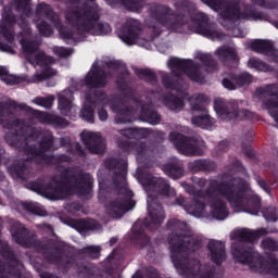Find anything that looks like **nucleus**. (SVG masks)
Instances as JSON below:
<instances>
[{"label": "nucleus", "mask_w": 278, "mask_h": 278, "mask_svg": "<svg viewBox=\"0 0 278 278\" xmlns=\"http://www.w3.org/2000/svg\"><path fill=\"white\" fill-rule=\"evenodd\" d=\"M248 190L249 185L242 179L235 178L228 182L223 180H211L206 193L203 195L199 194L193 202V206H188L184 197H179L176 200V203L177 205H181L187 214H191V216H195V218H201V216H205V204H203V201H207L213 217L217 220H225L228 212L227 206L223 200H220V197L226 199V201H229L232 207H242L247 204L244 201V192Z\"/></svg>", "instance_id": "obj_1"}, {"label": "nucleus", "mask_w": 278, "mask_h": 278, "mask_svg": "<svg viewBox=\"0 0 278 278\" xmlns=\"http://www.w3.org/2000/svg\"><path fill=\"white\" fill-rule=\"evenodd\" d=\"M72 1V9L65 13L66 26H60V15L53 13L51 8L45 3H41L36 9V16H46L52 21L54 27L59 29V35L62 40H76L80 41L83 34H91L92 36H106L112 31L109 24L98 23L99 9L96 4L90 7L77 5V0Z\"/></svg>", "instance_id": "obj_2"}, {"label": "nucleus", "mask_w": 278, "mask_h": 278, "mask_svg": "<svg viewBox=\"0 0 278 278\" xmlns=\"http://www.w3.org/2000/svg\"><path fill=\"white\" fill-rule=\"evenodd\" d=\"M203 238L194 235L176 236L169 238L172 262L184 278H222L210 266H201L198 260L192 258V253L198 251Z\"/></svg>", "instance_id": "obj_3"}, {"label": "nucleus", "mask_w": 278, "mask_h": 278, "mask_svg": "<svg viewBox=\"0 0 278 278\" xmlns=\"http://www.w3.org/2000/svg\"><path fill=\"white\" fill-rule=\"evenodd\" d=\"M15 5L17 12H20L21 16L17 20V24L22 27V51L29 64L33 66H46L41 74H35L31 78H29V84H40V81H45V79H49V77H55L58 75V71L49 67V64H53L55 62L53 58L45 54V51L39 50V42L34 41L31 39L29 27H27V18L31 16V7L29 5V0H15Z\"/></svg>", "instance_id": "obj_4"}, {"label": "nucleus", "mask_w": 278, "mask_h": 278, "mask_svg": "<svg viewBox=\"0 0 278 278\" xmlns=\"http://www.w3.org/2000/svg\"><path fill=\"white\" fill-rule=\"evenodd\" d=\"M29 188L33 192H37V194H41V197H46L50 201L66 199L68 194L73 193V188L76 192L86 197L92 190V177L90 174L65 169L61 174L54 175L48 185L33 182Z\"/></svg>", "instance_id": "obj_5"}, {"label": "nucleus", "mask_w": 278, "mask_h": 278, "mask_svg": "<svg viewBox=\"0 0 278 278\" xmlns=\"http://www.w3.org/2000/svg\"><path fill=\"white\" fill-rule=\"evenodd\" d=\"M109 168L114 170L113 184L118 192V198L111 200L105 207L109 218L116 220L123 218L124 214L136 207V202L131 200L134 193L127 188V162H116L111 160Z\"/></svg>", "instance_id": "obj_6"}, {"label": "nucleus", "mask_w": 278, "mask_h": 278, "mask_svg": "<svg viewBox=\"0 0 278 278\" xmlns=\"http://www.w3.org/2000/svg\"><path fill=\"white\" fill-rule=\"evenodd\" d=\"M5 140L8 144L12 147H17V149H24L28 155V160H35L39 164L45 162L49 164L51 162V156L46 154V151H50L51 147H53V136L51 134H47L41 142L34 146L35 137L34 135L28 138L25 135H7Z\"/></svg>", "instance_id": "obj_7"}, {"label": "nucleus", "mask_w": 278, "mask_h": 278, "mask_svg": "<svg viewBox=\"0 0 278 278\" xmlns=\"http://www.w3.org/2000/svg\"><path fill=\"white\" fill-rule=\"evenodd\" d=\"M142 186L148 193V213L150 220L154 225H161L164 223V210L162 205L157 203V200L153 194H161L163 197H175V189L170 188L168 182L163 178H150L142 182Z\"/></svg>", "instance_id": "obj_8"}, {"label": "nucleus", "mask_w": 278, "mask_h": 278, "mask_svg": "<svg viewBox=\"0 0 278 278\" xmlns=\"http://www.w3.org/2000/svg\"><path fill=\"white\" fill-rule=\"evenodd\" d=\"M224 21H266V15L244 7L241 0H230L219 13Z\"/></svg>", "instance_id": "obj_9"}, {"label": "nucleus", "mask_w": 278, "mask_h": 278, "mask_svg": "<svg viewBox=\"0 0 278 278\" xmlns=\"http://www.w3.org/2000/svg\"><path fill=\"white\" fill-rule=\"evenodd\" d=\"M167 65L174 75L185 74L189 79H192V81H197L198 84H203V81H205V71L192 60L172 58Z\"/></svg>", "instance_id": "obj_10"}, {"label": "nucleus", "mask_w": 278, "mask_h": 278, "mask_svg": "<svg viewBox=\"0 0 278 278\" xmlns=\"http://www.w3.org/2000/svg\"><path fill=\"white\" fill-rule=\"evenodd\" d=\"M214 110L222 121H231V118H239L240 121L247 118L248 121H252V118H255V114L251 111L240 109L238 102H226L222 98L215 99Z\"/></svg>", "instance_id": "obj_11"}, {"label": "nucleus", "mask_w": 278, "mask_h": 278, "mask_svg": "<svg viewBox=\"0 0 278 278\" xmlns=\"http://www.w3.org/2000/svg\"><path fill=\"white\" fill-rule=\"evenodd\" d=\"M241 264H249L252 270H258V273H275L278 274V260L271 256L268 261H264L253 250L244 251L242 254H235Z\"/></svg>", "instance_id": "obj_12"}, {"label": "nucleus", "mask_w": 278, "mask_h": 278, "mask_svg": "<svg viewBox=\"0 0 278 278\" xmlns=\"http://www.w3.org/2000/svg\"><path fill=\"white\" fill-rule=\"evenodd\" d=\"M169 140L182 155H201L199 148L203 147V142L198 138H188L177 131H173L169 134Z\"/></svg>", "instance_id": "obj_13"}, {"label": "nucleus", "mask_w": 278, "mask_h": 278, "mask_svg": "<svg viewBox=\"0 0 278 278\" xmlns=\"http://www.w3.org/2000/svg\"><path fill=\"white\" fill-rule=\"evenodd\" d=\"M192 31L200 34L211 40H222L223 34L216 28V24L210 23L205 13H195L193 18Z\"/></svg>", "instance_id": "obj_14"}, {"label": "nucleus", "mask_w": 278, "mask_h": 278, "mask_svg": "<svg viewBox=\"0 0 278 278\" xmlns=\"http://www.w3.org/2000/svg\"><path fill=\"white\" fill-rule=\"evenodd\" d=\"M192 118L191 123L195 127H202V129H212L214 127V118L210 116L205 110V105L201 103V98L191 100Z\"/></svg>", "instance_id": "obj_15"}, {"label": "nucleus", "mask_w": 278, "mask_h": 278, "mask_svg": "<svg viewBox=\"0 0 278 278\" xmlns=\"http://www.w3.org/2000/svg\"><path fill=\"white\" fill-rule=\"evenodd\" d=\"M109 101L110 100L103 92H98L94 96V100L87 96L85 105L80 111V118H83L87 123H94V111H92V106L90 105H98V108H101V105H106Z\"/></svg>", "instance_id": "obj_16"}, {"label": "nucleus", "mask_w": 278, "mask_h": 278, "mask_svg": "<svg viewBox=\"0 0 278 278\" xmlns=\"http://www.w3.org/2000/svg\"><path fill=\"white\" fill-rule=\"evenodd\" d=\"M99 66L101 64L96 62L87 74L84 80L86 88H103L108 84V75Z\"/></svg>", "instance_id": "obj_17"}, {"label": "nucleus", "mask_w": 278, "mask_h": 278, "mask_svg": "<svg viewBox=\"0 0 278 278\" xmlns=\"http://www.w3.org/2000/svg\"><path fill=\"white\" fill-rule=\"evenodd\" d=\"M118 37L125 45H136L140 38V22L134 18L128 20L123 30L118 33Z\"/></svg>", "instance_id": "obj_18"}, {"label": "nucleus", "mask_w": 278, "mask_h": 278, "mask_svg": "<svg viewBox=\"0 0 278 278\" xmlns=\"http://www.w3.org/2000/svg\"><path fill=\"white\" fill-rule=\"evenodd\" d=\"M80 136L90 153H103L105 151V141L99 132L83 131Z\"/></svg>", "instance_id": "obj_19"}, {"label": "nucleus", "mask_w": 278, "mask_h": 278, "mask_svg": "<svg viewBox=\"0 0 278 278\" xmlns=\"http://www.w3.org/2000/svg\"><path fill=\"white\" fill-rule=\"evenodd\" d=\"M59 110L63 116H71L74 118L77 106L73 104V91L64 90L59 94Z\"/></svg>", "instance_id": "obj_20"}, {"label": "nucleus", "mask_w": 278, "mask_h": 278, "mask_svg": "<svg viewBox=\"0 0 278 278\" xmlns=\"http://www.w3.org/2000/svg\"><path fill=\"white\" fill-rule=\"evenodd\" d=\"M250 47L252 51L267 55L271 62H278V50H275L270 41L257 39L251 41Z\"/></svg>", "instance_id": "obj_21"}, {"label": "nucleus", "mask_w": 278, "mask_h": 278, "mask_svg": "<svg viewBox=\"0 0 278 278\" xmlns=\"http://www.w3.org/2000/svg\"><path fill=\"white\" fill-rule=\"evenodd\" d=\"M130 105L131 108H138V105L141 108L139 112L141 121L150 123V125H157V123H160V115H157V112L153 110L151 104H140L136 101H131Z\"/></svg>", "instance_id": "obj_22"}, {"label": "nucleus", "mask_w": 278, "mask_h": 278, "mask_svg": "<svg viewBox=\"0 0 278 278\" xmlns=\"http://www.w3.org/2000/svg\"><path fill=\"white\" fill-rule=\"evenodd\" d=\"M208 251L211 254V260L214 264H223L225 262V244L220 241L210 240Z\"/></svg>", "instance_id": "obj_23"}, {"label": "nucleus", "mask_w": 278, "mask_h": 278, "mask_svg": "<svg viewBox=\"0 0 278 278\" xmlns=\"http://www.w3.org/2000/svg\"><path fill=\"white\" fill-rule=\"evenodd\" d=\"M2 18L3 22L0 24V36H3L7 42H13L14 33L12 31V27H14L16 20L8 13H5Z\"/></svg>", "instance_id": "obj_24"}, {"label": "nucleus", "mask_w": 278, "mask_h": 278, "mask_svg": "<svg viewBox=\"0 0 278 278\" xmlns=\"http://www.w3.org/2000/svg\"><path fill=\"white\" fill-rule=\"evenodd\" d=\"M11 236L15 240V242H17V244H21L22 247H31V244L25 241V238H27L28 232L27 229H25V226H23L21 223L15 222L12 225Z\"/></svg>", "instance_id": "obj_25"}, {"label": "nucleus", "mask_w": 278, "mask_h": 278, "mask_svg": "<svg viewBox=\"0 0 278 278\" xmlns=\"http://www.w3.org/2000/svg\"><path fill=\"white\" fill-rule=\"evenodd\" d=\"M266 233H268V231L265 228H260L257 230L241 229L235 231V237L239 238V240L253 242L255 238H260V236H266Z\"/></svg>", "instance_id": "obj_26"}, {"label": "nucleus", "mask_w": 278, "mask_h": 278, "mask_svg": "<svg viewBox=\"0 0 278 278\" xmlns=\"http://www.w3.org/2000/svg\"><path fill=\"white\" fill-rule=\"evenodd\" d=\"M35 116L38 118L40 123H48V124H54L59 125V127H66L68 125V122L58 115H52L49 113L36 111Z\"/></svg>", "instance_id": "obj_27"}, {"label": "nucleus", "mask_w": 278, "mask_h": 278, "mask_svg": "<svg viewBox=\"0 0 278 278\" xmlns=\"http://www.w3.org/2000/svg\"><path fill=\"white\" fill-rule=\"evenodd\" d=\"M115 112V123H117V125H121V123H131V121H134V116L138 114V110H129V106L127 105H123L121 109H116Z\"/></svg>", "instance_id": "obj_28"}, {"label": "nucleus", "mask_w": 278, "mask_h": 278, "mask_svg": "<svg viewBox=\"0 0 278 278\" xmlns=\"http://www.w3.org/2000/svg\"><path fill=\"white\" fill-rule=\"evenodd\" d=\"M215 55H217L218 60L224 62V64H227L231 60L238 62V52H236V49L229 48L227 46L218 48L215 51Z\"/></svg>", "instance_id": "obj_29"}, {"label": "nucleus", "mask_w": 278, "mask_h": 278, "mask_svg": "<svg viewBox=\"0 0 278 278\" xmlns=\"http://www.w3.org/2000/svg\"><path fill=\"white\" fill-rule=\"evenodd\" d=\"M119 135L124 138H147L149 129L147 128H128L119 130Z\"/></svg>", "instance_id": "obj_30"}, {"label": "nucleus", "mask_w": 278, "mask_h": 278, "mask_svg": "<svg viewBox=\"0 0 278 278\" xmlns=\"http://www.w3.org/2000/svg\"><path fill=\"white\" fill-rule=\"evenodd\" d=\"M164 105L172 110V112H181L184 110V100L175 96H169L164 99Z\"/></svg>", "instance_id": "obj_31"}, {"label": "nucleus", "mask_w": 278, "mask_h": 278, "mask_svg": "<svg viewBox=\"0 0 278 278\" xmlns=\"http://www.w3.org/2000/svg\"><path fill=\"white\" fill-rule=\"evenodd\" d=\"M198 60L202 62L207 73H214V71H218V64L216 63V61H214V59H212V55L205 54V53H199Z\"/></svg>", "instance_id": "obj_32"}, {"label": "nucleus", "mask_w": 278, "mask_h": 278, "mask_svg": "<svg viewBox=\"0 0 278 278\" xmlns=\"http://www.w3.org/2000/svg\"><path fill=\"white\" fill-rule=\"evenodd\" d=\"M249 68H255V71H261L262 73H270L273 71V67L266 63H264L262 60L257 58H251L248 61Z\"/></svg>", "instance_id": "obj_33"}, {"label": "nucleus", "mask_w": 278, "mask_h": 278, "mask_svg": "<svg viewBox=\"0 0 278 278\" xmlns=\"http://www.w3.org/2000/svg\"><path fill=\"white\" fill-rule=\"evenodd\" d=\"M70 227H73V229H76L77 231H84L86 229H97V226H94V222H88L86 219L71 220Z\"/></svg>", "instance_id": "obj_34"}, {"label": "nucleus", "mask_w": 278, "mask_h": 278, "mask_svg": "<svg viewBox=\"0 0 278 278\" xmlns=\"http://www.w3.org/2000/svg\"><path fill=\"white\" fill-rule=\"evenodd\" d=\"M169 14L170 9L166 7H157L156 13L154 14V18L159 23H162V25H167V27H170V24L166 22V18H168Z\"/></svg>", "instance_id": "obj_35"}, {"label": "nucleus", "mask_w": 278, "mask_h": 278, "mask_svg": "<svg viewBox=\"0 0 278 278\" xmlns=\"http://www.w3.org/2000/svg\"><path fill=\"white\" fill-rule=\"evenodd\" d=\"M163 170L168 175V177H172V179H179V177L184 175V169H181V166L175 164L165 165Z\"/></svg>", "instance_id": "obj_36"}, {"label": "nucleus", "mask_w": 278, "mask_h": 278, "mask_svg": "<svg viewBox=\"0 0 278 278\" xmlns=\"http://www.w3.org/2000/svg\"><path fill=\"white\" fill-rule=\"evenodd\" d=\"M22 205L26 212H31L33 214H36V216H47V211L40 207L37 203L23 202Z\"/></svg>", "instance_id": "obj_37"}, {"label": "nucleus", "mask_w": 278, "mask_h": 278, "mask_svg": "<svg viewBox=\"0 0 278 278\" xmlns=\"http://www.w3.org/2000/svg\"><path fill=\"white\" fill-rule=\"evenodd\" d=\"M135 74L146 81H155V74L151 70L135 68Z\"/></svg>", "instance_id": "obj_38"}, {"label": "nucleus", "mask_w": 278, "mask_h": 278, "mask_svg": "<svg viewBox=\"0 0 278 278\" xmlns=\"http://www.w3.org/2000/svg\"><path fill=\"white\" fill-rule=\"evenodd\" d=\"M11 175H15L16 177H20V179H27L29 169L25 166V163H22L11 170Z\"/></svg>", "instance_id": "obj_39"}, {"label": "nucleus", "mask_w": 278, "mask_h": 278, "mask_svg": "<svg viewBox=\"0 0 278 278\" xmlns=\"http://www.w3.org/2000/svg\"><path fill=\"white\" fill-rule=\"evenodd\" d=\"M223 86L224 88H227V90H236V88H240L238 85V76L230 75L223 79Z\"/></svg>", "instance_id": "obj_40"}, {"label": "nucleus", "mask_w": 278, "mask_h": 278, "mask_svg": "<svg viewBox=\"0 0 278 278\" xmlns=\"http://www.w3.org/2000/svg\"><path fill=\"white\" fill-rule=\"evenodd\" d=\"M0 79L5 81L9 86H14L16 84V78L13 75H10L8 68L0 66Z\"/></svg>", "instance_id": "obj_41"}, {"label": "nucleus", "mask_w": 278, "mask_h": 278, "mask_svg": "<svg viewBox=\"0 0 278 278\" xmlns=\"http://www.w3.org/2000/svg\"><path fill=\"white\" fill-rule=\"evenodd\" d=\"M84 254L91 260H97L101 255V248L97 245H89L84 249Z\"/></svg>", "instance_id": "obj_42"}, {"label": "nucleus", "mask_w": 278, "mask_h": 278, "mask_svg": "<svg viewBox=\"0 0 278 278\" xmlns=\"http://www.w3.org/2000/svg\"><path fill=\"white\" fill-rule=\"evenodd\" d=\"M53 101H55V97L49 96L47 98H35L33 103L41 105V108H51V105H53Z\"/></svg>", "instance_id": "obj_43"}, {"label": "nucleus", "mask_w": 278, "mask_h": 278, "mask_svg": "<svg viewBox=\"0 0 278 278\" xmlns=\"http://www.w3.org/2000/svg\"><path fill=\"white\" fill-rule=\"evenodd\" d=\"M263 216L268 223H277L278 220V208L269 207L263 212Z\"/></svg>", "instance_id": "obj_44"}, {"label": "nucleus", "mask_w": 278, "mask_h": 278, "mask_svg": "<svg viewBox=\"0 0 278 278\" xmlns=\"http://www.w3.org/2000/svg\"><path fill=\"white\" fill-rule=\"evenodd\" d=\"M132 233L136 240H138V243L141 244L142 247H146V244L149 243V238H147V235H144L143 232H138V224L134 225Z\"/></svg>", "instance_id": "obj_45"}, {"label": "nucleus", "mask_w": 278, "mask_h": 278, "mask_svg": "<svg viewBox=\"0 0 278 278\" xmlns=\"http://www.w3.org/2000/svg\"><path fill=\"white\" fill-rule=\"evenodd\" d=\"M36 25H37L39 33L42 36H51V34H53L51 26H48L45 22H40V20H37Z\"/></svg>", "instance_id": "obj_46"}, {"label": "nucleus", "mask_w": 278, "mask_h": 278, "mask_svg": "<svg viewBox=\"0 0 278 278\" xmlns=\"http://www.w3.org/2000/svg\"><path fill=\"white\" fill-rule=\"evenodd\" d=\"M53 53H55V55H59V58H68L73 55V49H66L64 47H54Z\"/></svg>", "instance_id": "obj_47"}, {"label": "nucleus", "mask_w": 278, "mask_h": 278, "mask_svg": "<svg viewBox=\"0 0 278 278\" xmlns=\"http://www.w3.org/2000/svg\"><path fill=\"white\" fill-rule=\"evenodd\" d=\"M42 254L49 262H58L60 257V251L58 250H45Z\"/></svg>", "instance_id": "obj_48"}, {"label": "nucleus", "mask_w": 278, "mask_h": 278, "mask_svg": "<svg viewBox=\"0 0 278 278\" xmlns=\"http://www.w3.org/2000/svg\"><path fill=\"white\" fill-rule=\"evenodd\" d=\"M0 255H3V257H12V250L10 249V245L5 241L0 240Z\"/></svg>", "instance_id": "obj_49"}, {"label": "nucleus", "mask_w": 278, "mask_h": 278, "mask_svg": "<svg viewBox=\"0 0 278 278\" xmlns=\"http://www.w3.org/2000/svg\"><path fill=\"white\" fill-rule=\"evenodd\" d=\"M251 81H252V77L247 73L242 74L239 77L237 76V83L239 85V88L242 86H247V84H251Z\"/></svg>", "instance_id": "obj_50"}, {"label": "nucleus", "mask_w": 278, "mask_h": 278, "mask_svg": "<svg viewBox=\"0 0 278 278\" xmlns=\"http://www.w3.org/2000/svg\"><path fill=\"white\" fill-rule=\"evenodd\" d=\"M113 1H115V3H118L121 1V3H124L126 8H128L131 12H138V10L142 8V3L130 2V5H129L125 3V0H113Z\"/></svg>", "instance_id": "obj_51"}, {"label": "nucleus", "mask_w": 278, "mask_h": 278, "mask_svg": "<svg viewBox=\"0 0 278 278\" xmlns=\"http://www.w3.org/2000/svg\"><path fill=\"white\" fill-rule=\"evenodd\" d=\"M261 247H263V249H267V251H275V249H277L275 241L268 238L262 241Z\"/></svg>", "instance_id": "obj_52"}, {"label": "nucleus", "mask_w": 278, "mask_h": 278, "mask_svg": "<svg viewBox=\"0 0 278 278\" xmlns=\"http://www.w3.org/2000/svg\"><path fill=\"white\" fill-rule=\"evenodd\" d=\"M253 3H255L256 5H265V8H277L278 7V2H275V4H270V1L273 0H252Z\"/></svg>", "instance_id": "obj_53"}, {"label": "nucleus", "mask_w": 278, "mask_h": 278, "mask_svg": "<svg viewBox=\"0 0 278 278\" xmlns=\"http://www.w3.org/2000/svg\"><path fill=\"white\" fill-rule=\"evenodd\" d=\"M163 85L165 86V88H175V85L173 84L172 78L168 75L163 76Z\"/></svg>", "instance_id": "obj_54"}, {"label": "nucleus", "mask_w": 278, "mask_h": 278, "mask_svg": "<svg viewBox=\"0 0 278 278\" xmlns=\"http://www.w3.org/2000/svg\"><path fill=\"white\" fill-rule=\"evenodd\" d=\"M232 36H235V38H244V30H242L238 27H235L232 29Z\"/></svg>", "instance_id": "obj_55"}, {"label": "nucleus", "mask_w": 278, "mask_h": 278, "mask_svg": "<svg viewBox=\"0 0 278 278\" xmlns=\"http://www.w3.org/2000/svg\"><path fill=\"white\" fill-rule=\"evenodd\" d=\"M98 116L100 118V121L104 122V121H108V111H105L104 109H100L98 111Z\"/></svg>", "instance_id": "obj_56"}, {"label": "nucleus", "mask_w": 278, "mask_h": 278, "mask_svg": "<svg viewBox=\"0 0 278 278\" xmlns=\"http://www.w3.org/2000/svg\"><path fill=\"white\" fill-rule=\"evenodd\" d=\"M0 51H4L5 53H14V49L9 45H3L0 42Z\"/></svg>", "instance_id": "obj_57"}, {"label": "nucleus", "mask_w": 278, "mask_h": 278, "mask_svg": "<svg viewBox=\"0 0 278 278\" xmlns=\"http://www.w3.org/2000/svg\"><path fill=\"white\" fill-rule=\"evenodd\" d=\"M191 4L188 1H185L181 7H179V11L184 10L187 14L190 13Z\"/></svg>", "instance_id": "obj_58"}, {"label": "nucleus", "mask_w": 278, "mask_h": 278, "mask_svg": "<svg viewBox=\"0 0 278 278\" xmlns=\"http://www.w3.org/2000/svg\"><path fill=\"white\" fill-rule=\"evenodd\" d=\"M258 186L265 190L267 194H270V188H268V185H266V181L258 180Z\"/></svg>", "instance_id": "obj_59"}, {"label": "nucleus", "mask_w": 278, "mask_h": 278, "mask_svg": "<svg viewBox=\"0 0 278 278\" xmlns=\"http://www.w3.org/2000/svg\"><path fill=\"white\" fill-rule=\"evenodd\" d=\"M261 205L262 204H261L260 197L254 195V207H255V210H260Z\"/></svg>", "instance_id": "obj_60"}, {"label": "nucleus", "mask_w": 278, "mask_h": 278, "mask_svg": "<svg viewBox=\"0 0 278 278\" xmlns=\"http://www.w3.org/2000/svg\"><path fill=\"white\" fill-rule=\"evenodd\" d=\"M108 278H121V274H118V271L111 270L108 274Z\"/></svg>", "instance_id": "obj_61"}, {"label": "nucleus", "mask_w": 278, "mask_h": 278, "mask_svg": "<svg viewBox=\"0 0 278 278\" xmlns=\"http://www.w3.org/2000/svg\"><path fill=\"white\" fill-rule=\"evenodd\" d=\"M207 185V180L205 179H198L197 182H195V186H199L200 188H203V186H206Z\"/></svg>", "instance_id": "obj_62"}, {"label": "nucleus", "mask_w": 278, "mask_h": 278, "mask_svg": "<svg viewBox=\"0 0 278 278\" xmlns=\"http://www.w3.org/2000/svg\"><path fill=\"white\" fill-rule=\"evenodd\" d=\"M8 108H17L16 102L9 101L4 104L3 110H7Z\"/></svg>", "instance_id": "obj_63"}, {"label": "nucleus", "mask_w": 278, "mask_h": 278, "mask_svg": "<svg viewBox=\"0 0 278 278\" xmlns=\"http://www.w3.org/2000/svg\"><path fill=\"white\" fill-rule=\"evenodd\" d=\"M7 277H8V273H5V269L0 266V278H7Z\"/></svg>", "instance_id": "obj_64"}]
</instances>
